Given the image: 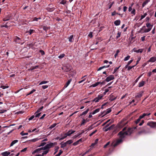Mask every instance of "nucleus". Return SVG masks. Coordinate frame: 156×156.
<instances>
[{
  "mask_svg": "<svg viewBox=\"0 0 156 156\" xmlns=\"http://www.w3.org/2000/svg\"><path fill=\"white\" fill-rule=\"evenodd\" d=\"M126 127L124 128L122 131L120 132L119 133L118 135L119 136V138H121L120 139L122 140V139L126 135L128 134V133L127 131H124L126 130Z\"/></svg>",
  "mask_w": 156,
  "mask_h": 156,
  "instance_id": "f257e3e1",
  "label": "nucleus"
},
{
  "mask_svg": "<svg viewBox=\"0 0 156 156\" xmlns=\"http://www.w3.org/2000/svg\"><path fill=\"white\" fill-rule=\"evenodd\" d=\"M122 142V139H118L116 142H113L111 144V146H113L114 147H115L121 144Z\"/></svg>",
  "mask_w": 156,
  "mask_h": 156,
  "instance_id": "f03ea898",
  "label": "nucleus"
},
{
  "mask_svg": "<svg viewBox=\"0 0 156 156\" xmlns=\"http://www.w3.org/2000/svg\"><path fill=\"white\" fill-rule=\"evenodd\" d=\"M14 41L17 44H22L23 43H21V39L17 36H15L14 37Z\"/></svg>",
  "mask_w": 156,
  "mask_h": 156,
  "instance_id": "7ed1b4c3",
  "label": "nucleus"
},
{
  "mask_svg": "<svg viewBox=\"0 0 156 156\" xmlns=\"http://www.w3.org/2000/svg\"><path fill=\"white\" fill-rule=\"evenodd\" d=\"M147 125L151 128H154L156 126V122L153 121L148 122L147 123Z\"/></svg>",
  "mask_w": 156,
  "mask_h": 156,
  "instance_id": "20e7f679",
  "label": "nucleus"
},
{
  "mask_svg": "<svg viewBox=\"0 0 156 156\" xmlns=\"http://www.w3.org/2000/svg\"><path fill=\"white\" fill-rule=\"evenodd\" d=\"M115 79V77L113 75H110L107 77L105 79V81L107 82H108Z\"/></svg>",
  "mask_w": 156,
  "mask_h": 156,
  "instance_id": "39448f33",
  "label": "nucleus"
},
{
  "mask_svg": "<svg viewBox=\"0 0 156 156\" xmlns=\"http://www.w3.org/2000/svg\"><path fill=\"white\" fill-rule=\"evenodd\" d=\"M137 126L136 127H133L132 128H129L126 131L129 133L130 134L133 132L136 129Z\"/></svg>",
  "mask_w": 156,
  "mask_h": 156,
  "instance_id": "423d86ee",
  "label": "nucleus"
},
{
  "mask_svg": "<svg viewBox=\"0 0 156 156\" xmlns=\"http://www.w3.org/2000/svg\"><path fill=\"white\" fill-rule=\"evenodd\" d=\"M146 126H144L142 127H140V128L141 129V130L138 132V134H140L141 133H147L146 131L145 130V129L146 128Z\"/></svg>",
  "mask_w": 156,
  "mask_h": 156,
  "instance_id": "0eeeda50",
  "label": "nucleus"
},
{
  "mask_svg": "<svg viewBox=\"0 0 156 156\" xmlns=\"http://www.w3.org/2000/svg\"><path fill=\"white\" fill-rule=\"evenodd\" d=\"M62 69L64 71L68 72L70 71L71 70V68L69 66H64L62 68Z\"/></svg>",
  "mask_w": 156,
  "mask_h": 156,
  "instance_id": "6e6552de",
  "label": "nucleus"
},
{
  "mask_svg": "<svg viewBox=\"0 0 156 156\" xmlns=\"http://www.w3.org/2000/svg\"><path fill=\"white\" fill-rule=\"evenodd\" d=\"M144 50V48H140L138 50H137L136 48H135L133 49V51L134 52L136 53H142Z\"/></svg>",
  "mask_w": 156,
  "mask_h": 156,
  "instance_id": "1a4fd4ad",
  "label": "nucleus"
},
{
  "mask_svg": "<svg viewBox=\"0 0 156 156\" xmlns=\"http://www.w3.org/2000/svg\"><path fill=\"white\" fill-rule=\"evenodd\" d=\"M125 121H126V120H124L123 119L122 121H121L120 124V127H123L127 124V122H125Z\"/></svg>",
  "mask_w": 156,
  "mask_h": 156,
  "instance_id": "9d476101",
  "label": "nucleus"
},
{
  "mask_svg": "<svg viewBox=\"0 0 156 156\" xmlns=\"http://www.w3.org/2000/svg\"><path fill=\"white\" fill-rule=\"evenodd\" d=\"M75 132V130H73L72 129H70L66 133L68 136H69L71 135L73 133Z\"/></svg>",
  "mask_w": 156,
  "mask_h": 156,
  "instance_id": "9b49d317",
  "label": "nucleus"
},
{
  "mask_svg": "<svg viewBox=\"0 0 156 156\" xmlns=\"http://www.w3.org/2000/svg\"><path fill=\"white\" fill-rule=\"evenodd\" d=\"M116 97H115L114 96V95L112 94L110 95V98H109V100L110 101H112L115 99H116Z\"/></svg>",
  "mask_w": 156,
  "mask_h": 156,
  "instance_id": "f8f14e48",
  "label": "nucleus"
},
{
  "mask_svg": "<svg viewBox=\"0 0 156 156\" xmlns=\"http://www.w3.org/2000/svg\"><path fill=\"white\" fill-rule=\"evenodd\" d=\"M89 121V120L88 119H83V120H82V122L80 124V126H82L84 125L85 123Z\"/></svg>",
  "mask_w": 156,
  "mask_h": 156,
  "instance_id": "ddd939ff",
  "label": "nucleus"
},
{
  "mask_svg": "<svg viewBox=\"0 0 156 156\" xmlns=\"http://www.w3.org/2000/svg\"><path fill=\"white\" fill-rule=\"evenodd\" d=\"M156 61V57H152L150 58L149 60V62H154Z\"/></svg>",
  "mask_w": 156,
  "mask_h": 156,
  "instance_id": "4468645a",
  "label": "nucleus"
},
{
  "mask_svg": "<svg viewBox=\"0 0 156 156\" xmlns=\"http://www.w3.org/2000/svg\"><path fill=\"white\" fill-rule=\"evenodd\" d=\"M143 93L144 91H142L140 92L138 94L136 95V97L138 98H140L143 95Z\"/></svg>",
  "mask_w": 156,
  "mask_h": 156,
  "instance_id": "2eb2a0df",
  "label": "nucleus"
},
{
  "mask_svg": "<svg viewBox=\"0 0 156 156\" xmlns=\"http://www.w3.org/2000/svg\"><path fill=\"white\" fill-rule=\"evenodd\" d=\"M10 154V152L5 151L2 153V155L3 156H8Z\"/></svg>",
  "mask_w": 156,
  "mask_h": 156,
  "instance_id": "dca6fc26",
  "label": "nucleus"
},
{
  "mask_svg": "<svg viewBox=\"0 0 156 156\" xmlns=\"http://www.w3.org/2000/svg\"><path fill=\"white\" fill-rule=\"evenodd\" d=\"M120 20H116L114 22V24L116 26L119 25L120 24Z\"/></svg>",
  "mask_w": 156,
  "mask_h": 156,
  "instance_id": "f3484780",
  "label": "nucleus"
},
{
  "mask_svg": "<svg viewBox=\"0 0 156 156\" xmlns=\"http://www.w3.org/2000/svg\"><path fill=\"white\" fill-rule=\"evenodd\" d=\"M61 136H62V137L59 139L60 140H63L65 138H66L68 136L66 135V133H65L64 134V135L63 136H62V134H61Z\"/></svg>",
  "mask_w": 156,
  "mask_h": 156,
  "instance_id": "a211bd4d",
  "label": "nucleus"
},
{
  "mask_svg": "<svg viewBox=\"0 0 156 156\" xmlns=\"http://www.w3.org/2000/svg\"><path fill=\"white\" fill-rule=\"evenodd\" d=\"M71 80H72L71 79L69 80L65 84V85L64 87V88H66V87H67L69 85V84L70 83L71 81Z\"/></svg>",
  "mask_w": 156,
  "mask_h": 156,
  "instance_id": "6ab92c4d",
  "label": "nucleus"
},
{
  "mask_svg": "<svg viewBox=\"0 0 156 156\" xmlns=\"http://www.w3.org/2000/svg\"><path fill=\"white\" fill-rule=\"evenodd\" d=\"M60 144L61 145V147L62 148H64L67 145V144H66V142L63 143V142H61L60 143Z\"/></svg>",
  "mask_w": 156,
  "mask_h": 156,
  "instance_id": "aec40b11",
  "label": "nucleus"
},
{
  "mask_svg": "<svg viewBox=\"0 0 156 156\" xmlns=\"http://www.w3.org/2000/svg\"><path fill=\"white\" fill-rule=\"evenodd\" d=\"M145 82V81H142L139 83L138 87H141L143 86L144 85Z\"/></svg>",
  "mask_w": 156,
  "mask_h": 156,
  "instance_id": "412c9836",
  "label": "nucleus"
},
{
  "mask_svg": "<svg viewBox=\"0 0 156 156\" xmlns=\"http://www.w3.org/2000/svg\"><path fill=\"white\" fill-rule=\"evenodd\" d=\"M18 142V140H13L11 143L10 147L13 146L14 144H15L16 143H17Z\"/></svg>",
  "mask_w": 156,
  "mask_h": 156,
  "instance_id": "4be33fe9",
  "label": "nucleus"
},
{
  "mask_svg": "<svg viewBox=\"0 0 156 156\" xmlns=\"http://www.w3.org/2000/svg\"><path fill=\"white\" fill-rule=\"evenodd\" d=\"M41 150L40 148L37 149L33 152L32 154H34L36 153H38Z\"/></svg>",
  "mask_w": 156,
  "mask_h": 156,
  "instance_id": "5701e85b",
  "label": "nucleus"
},
{
  "mask_svg": "<svg viewBox=\"0 0 156 156\" xmlns=\"http://www.w3.org/2000/svg\"><path fill=\"white\" fill-rule=\"evenodd\" d=\"M150 0H145L142 4V7H144L148 2H150Z\"/></svg>",
  "mask_w": 156,
  "mask_h": 156,
  "instance_id": "b1692460",
  "label": "nucleus"
},
{
  "mask_svg": "<svg viewBox=\"0 0 156 156\" xmlns=\"http://www.w3.org/2000/svg\"><path fill=\"white\" fill-rule=\"evenodd\" d=\"M73 35H72L70 36V37L68 38L69 41L70 42H73L74 39H73Z\"/></svg>",
  "mask_w": 156,
  "mask_h": 156,
  "instance_id": "393cba45",
  "label": "nucleus"
},
{
  "mask_svg": "<svg viewBox=\"0 0 156 156\" xmlns=\"http://www.w3.org/2000/svg\"><path fill=\"white\" fill-rule=\"evenodd\" d=\"M151 29V27L150 28H148V29L146 28L144 30V31H143V33H147L150 31Z\"/></svg>",
  "mask_w": 156,
  "mask_h": 156,
  "instance_id": "a878e982",
  "label": "nucleus"
},
{
  "mask_svg": "<svg viewBox=\"0 0 156 156\" xmlns=\"http://www.w3.org/2000/svg\"><path fill=\"white\" fill-rule=\"evenodd\" d=\"M46 146L47 147V149H49L53 147L52 144H51V143L47 144L46 145Z\"/></svg>",
  "mask_w": 156,
  "mask_h": 156,
  "instance_id": "bb28decb",
  "label": "nucleus"
},
{
  "mask_svg": "<svg viewBox=\"0 0 156 156\" xmlns=\"http://www.w3.org/2000/svg\"><path fill=\"white\" fill-rule=\"evenodd\" d=\"M35 32V30H34L30 29L27 32L29 33L30 35L31 34Z\"/></svg>",
  "mask_w": 156,
  "mask_h": 156,
  "instance_id": "cd10ccee",
  "label": "nucleus"
},
{
  "mask_svg": "<svg viewBox=\"0 0 156 156\" xmlns=\"http://www.w3.org/2000/svg\"><path fill=\"white\" fill-rule=\"evenodd\" d=\"M106 112V111H104L103 112H101V113L99 115V116H101L102 117L104 116L105 115H106V114H105Z\"/></svg>",
  "mask_w": 156,
  "mask_h": 156,
  "instance_id": "c85d7f7f",
  "label": "nucleus"
},
{
  "mask_svg": "<svg viewBox=\"0 0 156 156\" xmlns=\"http://www.w3.org/2000/svg\"><path fill=\"white\" fill-rule=\"evenodd\" d=\"M47 9L48 11L51 12L55 10V8L54 7H48Z\"/></svg>",
  "mask_w": 156,
  "mask_h": 156,
  "instance_id": "c756f323",
  "label": "nucleus"
},
{
  "mask_svg": "<svg viewBox=\"0 0 156 156\" xmlns=\"http://www.w3.org/2000/svg\"><path fill=\"white\" fill-rule=\"evenodd\" d=\"M100 82H97L94 84L91 85L90 86V87H96L99 84H100Z\"/></svg>",
  "mask_w": 156,
  "mask_h": 156,
  "instance_id": "7c9ffc66",
  "label": "nucleus"
},
{
  "mask_svg": "<svg viewBox=\"0 0 156 156\" xmlns=\"http://www.w3.org/2000/svg\"><path fill=\"white\" fill-rule=\"evenodd\" d=\"M89 110V109L88 108L87 110L82 112V113L80 114V116H82L83 115H85L88 112Z\"/></svg>",
  "mask_w": 156,
  "mask_h": 156,
  "instance_id": "2f4dec72",
  "label": "nucleus"
},
{
  "mask_svg": "<svg viewBox=\"0 0 156 156\" xmlns=\"http://www.w3.org/2000/svg\"><path fill=\"white\" fill-rule=\"evenodd\" d=\"M59 148V147L58 146H56L55 147V152L54 153V154H55L58 151V149Z\"/></svg>",
  "mask_w": 156,
  "mask_h": 156,
  "instance_id": "473e14b6",
  "label": "nucleus"
},
{
  "mask_svg": "<svg viewBox=\"0 0 156 156\" xmlns=\"http://www.w3.org/2000/svg\"><path fill=\"white\" fill-rule=\"evenodd\" d=\"M44 108L43 106H42L38 109L37 111L36 112V113H39L40 112H41L43 108Z\"/></svg>",
  "mask_w": 156,
  "mask_h": 156,
  "instance_id": "72a5a7b5",
  "label": "nucleus"
},
{
  "mask_svg": "<svg viewBox=\"0 0 156 156\" xmlns=\"http://www.w3.org/2000/svg\"><path fill=\"white\" fill-rule=\"evenodd\" d=\"M38 67L39 66H33L30 68V70H32L34 69L38 68Z\"/></svg>",
  "mask_w": 156,
  "mask_h": 156,
  "instance_id": "f704fd0d",
  "label": "nucleus"
},
{
  "mask_svg": "<svg viewBox=\"0 0 156 156\" xmlns=\"http://www.w3.org/2000/svg\"><path fill=\"white\" fill-rule=\"evenodd\" d=\"M153 25H151L149 23H147L146 24V26L148 28L151 27L152 28Z\"/></svg>",
  "mask_w": 156,
  "mask_h": 156,
  "instance_id": "c9c22d12",
  "label": "nucleus"
},
{
  "mask_svg": "<svg viewBox=\"0 0 156 156\" xmlns=\"http://www.w3.org/2000/svg\"><path fill=\"white\" fill-rule=\"evenodd\" d=\"M57 124V123H54L53 124L51 125L49 127V129H51L53 128L54 127H55L56 125Z\"/></svg>",
  "mask_w": 156,
  "mask_h": 156,
  "instance_id": "e433bc0d",
  "label": "nucleus"
},
{
  "mask_svg": "<svg viewBox=\"0 0 156 156\" xmlns=\"http://www.w3.org/2000/svg\"><path fill=\"white\" fill-rule=\"evenodd\" d=\"M42 28L44 30L46 31V32H47V30H48L49 28L45 26H43L42 27Z\"/></svg>",
  "mask_w": 156,
  "mask_h": 156,
  "instance_id": "4c0bfd02",
  "label": "nucleus"
},
{
  "mask_svg": "<svg viewBox=\"0 0 156 156\" xmlns=\"http://www.w3.org/2000/svg\"><path fill=\"white\" fill-rule=\"evenodd\" d=\"M121 34V32L118 31L117 33V35L116 36V39H118L120 37Z\"/></svg>",
  "mask_w": 156,
  "mask_h": 156,
  "instance_id": "58836bf2",
  "label": "nucleus"
},
{
  "mask_svg": "<svg viewBox=\"0 0 156 156\" xmlns=\"http://www.w3.org/2000/svg\"><path fill=\"white\" fill-rule=\"evenodd\" d=\"M73 142V141L72 140H69L68 141H67L66 142V144H72Z\"/></svg>",
  "mask_w": 156,
  "mask_h": 156,
  "instance_id": "ea45409f",
  "label": "nucleus"
},
{
  "mask_svg": "<svg viewBox=\"0 0 156 156\" xmlns=\"http://www.w3.org/2000/svg\"><path fill=\"white\" fill-rule=\"evenodd\" d=\"M112 111V110L111 109V108H109L107 109V110L106 111V112L105 114H108L109 113L111 112Z\"/></svg>",
  "mask_w": 156,
  "mask_h": 156,
  "instance_id": "a19ab883",
  "label": "nucleus"
},
{
  "mask_svg": "<svg viewBox=\"0 0 156 156\" xmlns=\"http://www.w3.org/2000/svg\"><path fill=\"white\" fill-rule=\"evenodd\" d=\"M147 15V13L146 12L145 13H144L143 15H141L140 20H141L144 18Z\"/></svg>",
  "mask_w": 156,
  "mask_h": 156,
  "instance_id": "79ce46f5",
  "label": "nucleus"
},
{
  "mask_svg": "<svg viewBox=\"0 0 156 156\" xmlns=\"http://www.w3.org/2000/svg\"><path fill=\"white\" fill-rule=\"evenodd\" d=\"M65 56V55L64 54H62L59 55L58 56V58L60 59H62Z\"/></svg>",
  "mask_w": 156,
  "mask_h": 156,
  "instance_id": "37998d69",
  "label": "nucleus"
},
{
  "mask_svg": "<svg viewBox=\"0 0 156 156\" xmlns=\"http://www.w3.org/2000/svg\"><path fill=\"white\" fill-rule=\"evenodd\" d=\"M66 2V0H62L60 2V4L63 5H65Z\"/></svg>",
  "mask_w": 156,
  "mask_h": 156,
  "instance_id": "c03bdc74",
  "label": "nucleus"
},
{
  "mask_svg": "<svg viewBox=\"0 0 156 156\" xmlns=\"http://www.w3.org/2000/svg\"><path fill=\"white\" fill-rule=\"evenodd\" d=\"M48 82V81H43L41 82L39 84V85H41L47 83Z\"/></svg>",
  "mask_w": 156,
  "mask_h": 156,
  "instance_id": "a18cd8bd",
  "label": "nucleus"
},
{
  "mask_svg": "<svg viewBox=\"0 0 156 156\" xmlns=\"http://www.w3.org/2000/svg\"><path fill=\"white\" fill-rule=\"evenodd\" d=\"M84 133V131H83L81 133H78L76 135H75L73 136V138H76L77 137H78L82 133Z\"/></svg>",
  "mask_w": 156,
  "mask_h": 156,
  "instance_id": "49530a36",
  "label": "nucleus"
},
{
  "mask_svg": "<svg viewBox=\"0 0 156 156\" xmlns=\"http://www.w3.org/2000/svg\"><path fill=\"white\" fill-rule=\"evenodd\" d=\"M144 115L145 116H148L150 115H151V113L150 112H148L147 113H144Z\"/></svg>",
  "mask_w": 156,
  "mask_h": 156,
  "instance_id": "de8ad7c7",
  "label": "nucleus"
},
{
  "mask_svg": "<svg viewBox=\"0 0 156 156\" xmlns=\"http://www.w3.org/2000/svg\"><path fill=\"white\" fill-rule=\"evenodd\" d=\"M141 119H140L139 117V118L135 121V123L136 124H137L140 121Z\"/></svg>",
  "mask_w": 156,
  "mask_h": 156,
  "instance_id": "09e8293b",
  "label": "nucleus"
},
{
  "mask_svg": "<svg viewBox=\"0 0 156 156\" xmlns=\"http://www.w3.org/2000/svg\"><path fill=\"white\" fill-rule=\"evenodd\" d=\"M118 14L119 15H120L121 14L120 13H116L115 11H114L112 13V16H114L115 14Z\"/></svg>",
  "mask_w": 156,
  "mask_h": 156,
  "instance_id": "8fccbe9b",
  "label": "nucleus"
},
{
  "mask_svg": "<svg viewBox=\"0 0 156 156\" xmlns=\"http://www.w3.org/2000/svg\"><path fill=\"white\" fill-rule=\"evenodd\" d=\"M130 57L129 55H128L126 57L124 58V61H127L129 59Z\"/></svg>",
  "mask_w": 156,
  "mask_h": 156,
  "instance_id": "3c124183",
  "label": "nucleus"
},
{
  "mask_svg": "<svg viewBox=\"0 0 156 156\" xmlns=\"http://www.w3.org/2000/svg\"><path fill=\"white\" fill-rule=\"evenodd\" d=\"M41 114V112H40V113L39 112L38 113H36V112H35L34 114L35 115V117H39L40 116Z\"/></svg>",
  "mask_w": 156,
  "mask_h": 156,
  "instance_id": "603ef678",
  "label": "nucleus"
},
{
  "mask_svg": "<svg viewBox=\"0 0 156 156\" xmlns=\"http://www.w3.org/2000/svg\"><path fill=\"white\" fill-rule=\"evenodd\" d=\"M121 66H119V67H116L114 69V72L113 73V74L114 73H115L117 71H118V70L119 69V68Z\"/></svg>",
  "mask_w": 156,
  "mask_h": 156,
  "instance_id": "864d4df0",
  "label": "nucleus"
},
{
  "mask_svg": "<svg viewBox=\"0 0 156 156\" xmlns=\"http://www.w3.org/2000/svg\"><path fill=\"white\" fill-rule=\"evenodd\" d=\"M97 132V130H95V131L92 132V133H91L89 135V136H92L93 134H94L96 132Z\"/></svg>",
  "mask_w": 156,
  "mask_h": 156,
  "instance_id": "5fc2aeb1",
  "label": "nucleus"
},
{
  "mask_svg": "<svg viewBox=\"0 0 156 156\" xmlns=\"http://www.w3.org/2000/svg\"><path fill=\"white\" fill-rule=\"evenodd\" d=\"M135 66V65H134L132 66H129L127 69V70L129 71L133 68Z\"/></svg>",
  "mask_w": 156,
  "mask_h": 156,
  "instance_id": "6e6d98bb",
  "label": "nucleus"
},
{
  "mask_svg": "<svg viewBox=\"0 0 156 156\" xmlns=\"http://www.w3.org/2000/svg\"><path fill=\"white\" fill-rule=\"evenodd\" d=\"M79 144V142L78 141V140H77V141L74 142L73 144V146H76L78 144Z\"/></svg>",
  "mask_w": 156,
  "mask_h": 156,
  "instance_id": "4d7b16f0",
  "label": "nucleus"
},
{
  "mask_svg": "<svg viewBox=\"0 0 156 156\" xmlns=\"http://www.w3.org/2000/svg\"><path fill=\"white\" fill-rule=\"evenodd\" d=\"M119 52V50H117L116 51V53L114 55V57L115 58L116 56L118 55V53Z\"/></svg>",
  "mask_w": 156,
  "mask_h": 156,
  "instance_id": "13d9d810",
  "label": "nucleus"
},
{
  "mask_svg": "<svg viewBox=\"0 0 156 156\" xmlns=\"http://www.w3.org/2000/svg\"><path fill=\"white\" fill-rule=\"evenodd\" d=\"M110 142L109 141L105 145H104V148H106L110 144Z\"/></svg>",
  "mask_w": 156,
  "mask_h": 156,
  "instance_id": "bf43d9fd",
  "label": "nucleus"
},
{
  "mask_svg": "<svg viewBox=\"0 0 156 156\" xmlns=\"http://www.w3.org/2000/svg\"><path fill=\"white\" fill-rule=\"evenodd\" d=\"M36 91V90L35 89H33L32 90H31L30 93L27 94L28 95L30 94H32L34 92H35Z\"/></svg>",
  "mask_w": 156,
  "mask_h": 156,
  "instance_id": "052dcab7",
  "label": "nucleus"
},
{
  "mask_svg": "<svg viewBox=\"0 0 156 156\" xmlns=\"http://www.w3.org/2000/svg\"><path fill=\"white\" fill-rule=\"evenodd\" d=\"M7 111L6 110L2 109L0 110V114L3 113Z\"/></svg>",
  "mask_w": 156,
  "mask_h": 156,
  "instance_id": "680f3d73",
  "label": "nucleus"
},
{
  "mask_svg": "<svg viewBox=\"0 0 156 156\" xmlns=\"http://www.w3.org/2000/svg\"><path fill=\"white\" fill-rule=\"evenodd\" d=\"M49 150V149L47 150L43 151V153L44 154V155L46 154L48 152Z\"/></svg>",
  "mask_w": 156,
  "mask_h": 156,
  "instance_id": "e2e57ef3",
  "label": "nucleus"
},
{
  "mask_svg": "<svg viewBox=\"0 0 156 156\" xmlns=\"http://www.w3.org/2000/svg\"><path fill=\"white\" fill-rule=\"evenodd\" d=\"M40 148H41V150H46L47 149V147L46 145L45 146H44V147H42Z\"/></svg>",
  "mask_w": 156,
  "mask_h": 156,
  "instance_id": "0e129e2a",
  "label": "nucleus"
},
{
  "mask_svg": "<svg viewBox=\"0 0 156 156\" xmlns=\"http://www.w3.org/2000/svg\"><path fill=\"white\" fill-rule=\"evenodd\" d=\"M103 96L102 94H100L99 95H98V98L99 99V100H100L103 97Z\"/></svg>",
  "mask_w": 156,
  "mask_h": 156,
  "instance_id": "69168bd1",
  "label": "nucleus"
},
{
  "mask_svg": "<svg viewBox=\"0 0 156 156\" xmlns=\"http://www.w3.org/2000/svg\"><path fill=\"white\" fill-rule=\"evenodd\" d=\"M38 140V138H35L31 140V141L33 142H35L37 141Z\"/></svg>",
  "mask_w": 156,
  "mask_h": 156,
  "instance_id": "338daca9",
  "label": "nucleus"
},
{
  "mask_svg": "<svg viewBox=\"0 0 156 156\" xmlns=\"http://www.w3.org/2000/svg\"><path fill=\"white\" fill-rule=\"evenodd\" d=\"M93 33L92 32H90L89 34H88V36L90 38H92L93 37Z\"/></svg>",
  "mask_w": 156,
  "mask_h": 156,
  "instance_id": "774afa93",
  "label": "nucleus"
}]
</instances>
